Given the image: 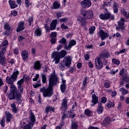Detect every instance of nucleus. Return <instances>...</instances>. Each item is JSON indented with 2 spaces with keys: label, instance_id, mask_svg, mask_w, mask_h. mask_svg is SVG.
Returning a JSON list of instances; mask_svg holds the SVG:
<instances>
[{
  "label": "nucleus",
  "instance_id": "338daca9",
  "mask_svg": "<svg viewBox=\"0 0 129 129\" xmlns=\"http://www.w3.org/2000/svg\"><path fill=\"white\" fill-rule=\"evenodd\" d=\"M13 52L14 53V54H15L16 55H18L19 54V50L18 49V48H15L14 50H13Z\"/></svg>",
  "mask_w": 129,
  "mask_h": 129
},
{
  "label": "nucleus",
  "instance_id": "8fccbe9b",
  "mask_svg": "<svg viewBox=\"0 0 129 129\" xmlns=\"http://www.w3.org/2000/svg\"><path fill=\"white\" fill-rule=\"evenodd\" d=\"M6 122V119H5L4 117H3L1 121V124L2 125V126H3V127H5V123Z\"/></svg>",
  "mask_w": 129,
  "mask_h": 129
},
{
  "label": "nucleus",
  "instance_id": "e433bc0d",
  "mask_svg": "<svg viewBox=\"0 0 129 129\" xmlns=\"http://www.w3.org/2000/svg\"><path fill=\"white\" fill-rule=\"evenodd\" d=\"M119 91H122V93L123 94V95H125L126 94H127V93H128V91L126 90V89H125L123 88H121L119 89Z\"/></svg>",
  "mask_w": 129,
  "mask_h": 129
},
{
  "label": "nucleus",
  "instance_id": "7ed1b4c3",
  "mask_svg": "<svg viewBox=\"0 0 129 129\" xmlns=\"http://www.w3.org/2000/svg\"><path fill=\"white\" fill-rule=\"evenodd\" d=\"M29 114L30 115L29 118L30 121L29 122L28 124L25 125L23 127V129H31L33 126H34V124H35V121H36V118L35 117V114L33 112L32 110H30Z\"/></svg>",
  "mask_w": 129,
  "mask_h": 129
},
{
  "label": "nucleus",
  "instance_id": "b1692460",
  "mask_svg": "<svg viewBox=\"0 0 129 129\" xmlns=\"http://www.w3.org/2000/svg\"><path fill=\"white\" fill-rule=\"evenodd\" d=\"M97 110L98 114H101L102 112H103V107L101 105V103L98 104Z\"/></svg>",
  "mask_w": 129,
  "mask_h": 129
},
{
  "label": "nucleus",
  "instance_id": "13d9d810",
  "mask_svg": "<svg viewBox=\"0 0 129 129\" xmlns=\"http://www.w3.org/2000/svg\"><path fill=\"white\" fill-rule=\"evenodd\" d=\"M24 39H25V37H24V36H23L22 35H19L18 36V41L19 42H21V41H23V40H24Z\"/></svg>",
  "mask_w": 129,
  "mask_h": 129
},
{
  "label": "nucleus",
  "instance_id": "2eb2a0df",
  "mask_svg": "<svg viewBox=\"0 0 129 129\" xmlns=\"http://www.w3.org/2000/svg\"><path fill=\"white\" fill-rule=\"evenodd\" d=\"M81 5L83 8H89L91 6V1L90 0H84L81 3Z\"/></svg>",
  "mask_w": 129,
  "mask_h": 129
},
{
  "label": "nucleus",
  "instance_id": "3c124183",
  "mask_svg": "<svg viewBox=\"0 0 129 129\" xmlns=\"http://www.w3.org/2000/svg\"><path fill=\"white\" fill-rule=\"evenodd\" d=\"M25 1V4L26 5V8H29L30 6L32 5L31 3H29V0H24Z\"/></svg>",
  "mask_w": 129,
  "mask_h": 129
},
{
  "label": "nucleus",
  "instance_id": "79ce46f5",
  "mask_svg": "<svg viewBox=\"0 0 129 129\" xmlns=\"http://www.w3.org/2000/svg\"><path fill=\"white\" fill-rule=\"evenodd\" d=\"M104 86L105 88H109L110 87V82L105 81L104 83Z\"/></svg>",
  "mask_w": 129,
  "mask_h": 129
},
{
  "label": "nucleus",
  "instance_id": "9b49d317",
  "mask_svg": "<svg viewBox=\"0 0 129 129\" xmlns=\"http://www.w3.org/2000/svg\"><path fill=\"white\" fill-rule=\"evenodd\" d=\"M72 61V58L70 56H67L63 58V63L67 67H70Z\"/></svg>",
  "mask_w": 129,
  "mask_h": 129
},
{
  "label": "nucleus",
  "instance_id": "bb28decb",
  "mask_svg": "<svg viewBox=\"0 0 129 129\" xmlns=\"http://www.w3.org/2000/svg\"><path fill=\"white\" fill-rule=\"evenodd\" d=\"M54 110H55V108H54L53 107L47 106L45 108V113H46V114H48V113H49V111H53V112H54Z\"/></svg>",
  "mask_w": 129,
  "mask_h": 129
},
{
  "label": "nucleus",
  "instance_id": "ddd939ff",
  "mask_svg": "<svg viewBox=\"0 0 129 129\" xmlns=\"http://www.w3.org/2000/svg\"><path fill=\"white\" fill-rule=\"evenodd\" d=\"M76 45V41L75 40H71L70 41L69 45H66L64 46V48L66 50H71V48L73 47V46H75Z\"/></svg>",
  "mask_w": 129,
  "mask_h": 129
},
{
  "label": "nucleus",
  "instance_id": "58836bf2",
  "mask_svg": "<svg viewBox=\"0 0 129 129\" xmlns=\"http://www.w3.org/2000/svg\"><path fill=\"white\" fill-rule=\"evenodd\" d=\"M94 31H95V26H92L89 28V31L90 35H92V34H94Z\"/></svg>",
  "mask_w": 129,
  "mask_h": 129
},
{
  "label": "nucleus",
  "instance_id": "a878e982",
  "mask_svg": "<svg viewBox=\"0 0 129 129\" xmlns=\"http://www.w3.org/2000/svg\"><path fill=\"white\" fill-rule=\"evenodd\" d=\"M9 3L11 9H16V8H18V5H17L15 2L10 0Z\"/></svg>",
  "mask_w": 129,
  "mask_h": 129
},
{
  "label": "nucleus",
  "instance_id": "f8f14e48",
  "mask_svg": "<svg viewBox=\"0 0 129 129\" xmlns=\"http://www.w3.org/2000/svg\"><path fill=\"white\" fill-rule=\"evenodd\" d=\"M94 93V90H93V91L91 92V94H92V100L91 101L92 103L93 104H91V106H94L96 103H98V97L96 96V95L95 94H93Z\"/></svg>",
  "mask_w": 129,
  "mask_h": 129
},
{
  "label": "nucleus",
  "instance_id": "c85d7f7f",
  "mask_svg": "<svg viewBox=\"0 0 129 129\" xmlns=\"http://www.w3.org/2000/svg\"><path fill=\"white\" fill-rule=\"evenodd\" d=\"M17 87H16L14 84L10 85V90L9 91H12L14 93H16L17 92Z\"/></svg>",
  "mask_w": 129,
  "mask_h": 129
},
{
  "label": "nucleus",
  "instance_id": "72a5a7b5",
  "mask_svg": "<svg viewBox=\"0 0 129 129\" xmlns=\"http://www.w3.org/2000/svg\"><path fill=\"white\" fill-rule=\"evenodd\" d=\"M104 122L105 124H109V123H110V118L109 117H105L104 120Z\"/></svg>",
  "mask_w": 129,
  "mask_h": 129
},
{
  "label": "nucleus",
  "instance_id": "37998d69",
  "mask_svg": "<svg viewBox=\"0 0 129 129\" xmlns=\"http://www.w3.org/2000/svg\"><path fill=\"white\" fill-rule=\"evenodd\" d=\"M112 62L113 64H115L116 65H119V64H120V61L119 60H117V59L114 58L112 59Z\"/></svg>",
  "mask_w": 129,
  "mask_h": 129
},
{
  "label": "nucleus",
  "instance_id": "09e8293b",
  "mask_svg": "<svg viewBox=\"0 0 129 129\" xmlns=\"http://www.w3.org/2000/svg\"><path fill=\"white\" fill-rule=\"evenodd\" d=\"M20 94H17L16 95V99L18 101H21V97L22 96V93L19 92Z\"/></svg>",
  "mask_w": 129,
  "mask_h": 129
},
{
  "label": "nucleus",
  "instance_id": "423d86ee",
  "mask_svg": "<svg viewBox=\"0 0 129 129\" xmlns=\"http://www.w3.org/2000/svg\"><path fill=\"white\" fill-rule=\"evenodd\" d=\"M99 18L101 20L106 21V20H109V19L110 20H113L114 19V16L111 15L109 13H107L100 15Z\"/></svg>",
  "mask_w": 129,
  "mask_h": 129
},
{
  "label": "nucleus",
  "instance_id": "c756f323",
  "mask_svg": "<svg viewBox=\"0 0 129 129\" xmlns=\"http://www.w3.org/2000/svg\"><path fill=\"white\" fill-rule=\"evenodd\" d=\"M34 34L37 36H41L42 35V31L40 28H37L35 31Z\"/></svg>",
  "mask_w": 129,
  "mask_h": 129
},
{
  "label": "nucleus",
  "instance_id": "2f4dec72",
  "mask_svg": "<svg viewBox=\"0 0 129 129\" xmlns=\"http://www.w3.org/2000/svg\"><path fill=\"white\" fill-rule=\"evenodd\" d=\"M78 123L77 122H73L71 124V129H78Z\"/></svg>",
  "mask_w": 129,
  "mask_h": 129
},
{
  "label": "nucleus",
  "instance_id": "864d4df0",
  "mask_svg": "<svg viewBox=\"0 0 129 129\" xmlns=\"http://www.w3.org/2000/svg\"><path fill=\"white\" fill-rule=\"evenodd\" d=\"M60 28L62 30H67V29H68V26L65 25L64 23H62L60 26Z\"/></svg>",
  "mask_w": 129,
  "mask_h": 129
},
{
  "label": "nucleus",
  "instance_id": "4c0bfd02",
  "mask_svg": "<svg viewBox=\"0 0 129 129\" xmlns=\"http://www.w3.org/2000/svg\"><path fill=\"white\" fill-rule=\"evenodd\" d=\"M92 113V112H91V111L89 110V109H87L85 110V114L87 116H90V115H91Z\"/></svg>",
  "mask_w": 129,
  "mask_h": 129
},
{
  "label": "nucleus",
  "instance_id": "393cba45",
  "mask_svg": "<svg viewBox=\"0 0 129 129\" xmlns=\"http://www.w3.org/2000/svg\"><path fill=\"white\" fill-rule=\"evenodd\" d=\"M52 7L53 8L51 9H53V10H58L60 8L61 6L58 4V2L55 1L52 4Z\"/></svg>",
  "mask_w": 129,
  "mask_h": 129
},
{
  "label": "nucleus",
  "instance_id": "4468645a",
  "mask_svg": "<svg viewBox=\"0 0 129 129\" xmlns=\"http://www.w3.org/2000/svg\"><path fill=\"white\" fill-rule=\"evenodd\" d=\"M23 83H24V79H21L20 80L18 81L17 83L18 90L20 93H23L24 92V87H23L22 86Z\"/></svg>",
  "mask_w": 129,
  "mask_h": 129
},
{
  "label": "nucleus",
  "instance_id": "5701e85b",
  "mask_svg": "<svg viewBox=\"0 0 129 129\" xmlns=\"http://www.w3.org/2000/svg\"><path fill=\"white\" fill-rule=\"evenodd\" d=\"M61 105L64 109V111H66V110L67 109V108H68V105H67V98H66V97L63 98V99L62 100Z\"/></svg>",
  "mask_w": 129,
  "mask_h": 129
},
{
  "label": "nucleus",
  "instance_id": "49530a36",
  "mask_svg": "<svg viewBox=\"0 0 129 129\" xmlns=\"http://www.w3.org/2000/svg\"><path fill=\"white\" fill-rule=\"evenodd\" d=\"M109 56H110V54L108 52L104 53L101 55V57H104L105 58H108Z\"/></svg>",
  "mask_w": 129,
  "mask_h": 129
},
{
  "label": "nucleus",
  "instance_id": "a19ab883",
  "mask_svg": "<svg viewBox=\"0 0 129 129\" xmlns=\"http://www.w3.org/2000/svg\"><path fill=\"white\" fill-rule=\"evenodd\" d=\"M70 116H71V114H70L69 115L68 114H66V113H65V112H63L62 113V115L61 116V120H64V119H65V118H66V117H70Z\"/></svg>",
  "mask_w": 129,
  "mask_h": 129
},
{
  "label": "nucleus",
  "instance_id": "4d7b16f0",
  "mask_svg": "<svg viewBox=\"0 0 129 129\" xmlns=\"http://www.w3.org/2000/svg\"><path fill=\"white\" fill-rule=\"evenodd\" d=\"M87 84V77H85L83 81V85L85 86Z\"/></svg>",
  "mask_w": 129,
  "mask_h": 129
},
{
  "label": "nucleus",
  "instance_id": "1a4fd4ad",
  "mask_svg": "<svg viewBox=\"0 0 129 129\" xmlns=\"http://www.w3.org/2000/svg\"><path fill=\"white\" fill-rule=\"evenodd\" d=\"M95 62L96 69L99 70L102 68L103 64L102 63V61H101L100 58L96 57Z\"/></svg>",
  "mask_w": 129,
  "mask_h": 129
},
{
  "label": "nucleus",
  "instance_id": "6e6552de",
  "mask_svg": "<svg viewBox=\"0 0 129 129\" xmlns=\"http://www.w3.org/2000/svg\"><path fill=\"white\" fill-rule=\"evenodd\" d=\"M98 35L99 37H100L102 40H105V39L109 37L108 33L105 32L102 30H100V31L98 33Z\"/></svg>",
  "mask_w": 129,
  "mask_h": 129
},
{
  "label": "nucleus",
  "instance_id": "aec40b11",
  "mask_svg": "<svg viewBox=\"0 0 129 129\" xmlns=\"http://www.w3.org/2000/svg\"><path fill=\"white\" fill-rule=\"evenodd\" d=\"M56 26L57 20L55 19L51 22V23L50 25L49 30H50V31H53V30H55V29H56Z\"/></svg>",
  "mask_w": 129,
  "mask_h": 129
},
{
  "label": "nucleus",
  "instance_id": "6e6d98bb",
  "mask_svg": "<svg viewBox=\"0 0 129 129\" xmlns=\"http://www.w3.org/2000/svg\"><path fill=\"white\" fill-rule=\"evenodd\" d=\"M67 21H68V18H61L59 20V22H60V23H65L67 22Z\"/></svg>",
  "mask_w": 129,
  "mask_h": 129
},
{
  "label": "nucleus",
  "instance_id": "0e129e2a",
  "mask_svg": "<svg viewBox=\"0 0 129 129\" xmlns=\"http://www.w3.org/2000/svg\"><path fill=\"white\" fill-rule=\"evenodd\" d=\"M44 28L46 31V32H50V28H49V26L47 24H44Z\"/></svg>",
  "mask_w": 129,
  "mask_h": 129
},
{
  "label": "nucleus",
  "instance_id": "a18cd8bd",
  "mask_svg": "<svg viewBox=\"0 0 129 129\" xmlns=\"http://www.w3.org/2000/svg\"><path fill=\"white\" fill-rule=\"evenodd\" d=\"M113 8L114 14H116V13L118 12V9H117V6L115 4H114V5L113 6Z\"/></svg>",
  "mask_w": 129,
  "mask_h": 129
},
{
  "label": "nucleus",
  "instance_id": "c03bdc74",
  "mask_svg": "<svg viewBox=\"0 0 129 129\" xmlns=\"http://www.w3.org/2000/svg\"><path fill=\"white\" fill-rule=\"evenodd\" d=\"M2 45L3 46H4V47L1 46L2 49H3V48L4 47H6L7 48V46H8V45H9V42L8 41V40H5L3 43H2Z\"/></svg>",
  "mask_w": 129,
  "mask_h": 129
},
{
  "label": "nucleus",
  "instance_id": "f704fd0d",
  "mask_svg": "<svg viewBox=\"0 0 129 129\" xmlns=\"http://www.w3.org/2000/svg\"><path fill=\"white\" fill-rule=\"evenodd\" d=\"M107 106L108 108H111V107H114V103L112 102L111 101H109L107 103Z\"/></svg>",
  "mask_w": 129,
  "mask_h": 129
},
{
  "label": "nucleus",
  "instance_id": "603ef678",
  "mask_svg": "<svg viewBox=\"0 0 129 129\" xmlns=\"http://www.w3.org/2000/svg\"><path fill=\"white\" fill-rule=\"evenodd\" d=\"M59 69L60 70H61V71H64V70H65V67H64V65L63 64V63H59Z\"/></svg>",
  "mask_w": 129,
  "mask_h": 129
},
{
  "label": "nucleus",
  "instance_id": "7c9ffc66",
  "mask_svg": "<svg viewBox=\"0 0 129 129\" xmlns=\"http://www.w3.org/2000/svg\"><path fill=\"white\" fill-rule=\"evenodd\" d=\"M41 79L42 83H46V82L47 81V78L46 77V75L44 74H42L41 75Z\"/></svg>",
  "mask_w": 129,
  "mask_h": 129
},
{
  "label": "nucleus",
  "instance_id": "dca6fc26",
  "mask_svg": "<svg viewBox=\"0 0 129 129\" xmlns=\"http://www.w3.org/2000/svg\"><path fill=\"white\" fill-rule=\"evenodd\" d=\"M7 97L10 100H15L16 99V93H14L12 91H9L7 93Z\"/></svg>",
  "mask_w": 129,
  "mask_h": 129
},
{
  "label": "nucleus",
  "instance_id": "e2e57ef3",
  "mask_svg": "<svg viewBox=\"0 0 129 129\" xmlns=\"http://www.w3.org/2000/svg\"><path fill=\"white\" fill-rule=\"evenodd\" d=\"M8 63H10L11 65H13L15 63V60L13 58H11L10 59L8 60Z\"/></svg>",
  "mask_w": 129,
  "mask_h": 129
},
{
  "label": "nucleus",
  "instance_id": "680f3d73",
  "mask_svg": "<svg viewBox=\"0 0 129 129\" xmlns=\"http://www.w3.org/2000/svg\"><path fill=\"white\" fill-rule=\"evenodd\" d=\"M106 100H107V99H106V97H102L101 102H102V103H105V102H106Z\"/></svg>",
  "mask_w": 129,
  "mask_h": 129
},
{
  "label": "nucleus",
  "instance_id": "de8ad7c7",
  "mask_svg": "<svg viewBox=\"0 0 129 129\" xmlns=\"http://www.w3.org/2000/svg\"><path fill=\"white\" fill-rule=\"evenodd\" d=\"M49 37H51V38H56V37H57V32H51V33L49 35Z\"/></svg>",
  "mask_w": 129,
  "mask_h": 129
},
{
  "label": "nucleus",
  "instance_id": "bf43d9fd",
  "mask_svg": "<svg viewBox=\"0 0 129 129\" xmlns=\"http://www.w3.org/2000/svg\"><path fill=\"white\" fill-rule=\"evenodd\" d=\"M57 19H59V18H61L62 17V13L61 12H57L55 14Z\"/></svg>",
  "mask_w": 129,
  "mask_h": 129
},
{
  "label": "nucleus",
  "instance_id": "9d476101",
  "mask_svg": "<svg viewBox=\"0 0 129 129\" xmlns=\"http://www.w3.org/2000/svg\"><path fill=\"white\" fill-rule=\"evenodd\" d=\"M124 22H125V20L121 18L120 21L118 22L119 27L116 28L117 31H119L120 29L124 30Z\"/></svg>",
  "mask_w": 129,
  "mask_h": 129
},
{
  "label": "nucleus",
  "instance_id": "5fc2aeb1",
  "mask_svg": "<svg viewBox=\"0 0 129 129\" xmlns=\"http://www.w3.org/2000/svg\"><path fill=\"white\" fill-rule=\"evenodd\" d=\"M33 21V17H30L29 18H28V22L29 23V26H32V23Z\"/></svg>",
  "mask_w": 129,
  "mask_h": 129
},
{
  "label": "nucleus",
  "instance_id": "473e14b6",
  "mask_svg": "<svg viewBox=\"0 0 129 129\" xmlns=\"http://www.w3.org/2000/svg\"><path fill=\"white\" fill-rule=\"evenodd\" d=\"M66 90V84H61L60 85V91L62 93H64Z\"/></svg>",
  "mask_w": 129,
  "mask_h": 129
},
{
  "label": "nucleus",
  "instance_id": "4be33fe9",
  "mask_svg": "<svg viewBox=\"0 0 129 129\" xmlns=\"http://www.w3.org/2000/svg\"><path fill=\"white\" fill-rule=\"evenodd\" d=\"M33 68L35 70H40L41 69V63L39 61H36L34 63Z\"/></svg>",
  "mask_w": 129,
  "mask_h": 129
},
{
  "label": "nucleus",
  "instance_id": "6ab92c4d",
  "mask_svg": "<svg viewBox=\"0 0 129 129\" xmlns=\"http://www.w3.org/2000/svg\"><path fill=\"white\" fill-rule=\"evenodd\" d=\"M77 20L79 21V22H80V23H81V26L83 27H85V26L87 25V22H86L85 21L86 19H85L84 18H83L82 17L80 16L78 18Z\"/></svg>",
  "mask_w": 129,
  "mask_h": 129
},
{
  "label": "nucleus",
  "instance_id": "c9c22d12",
  "mask_svg": "<svg viewBox=\"0 0 129 129\" xmlns=\"http://www.w3.org/2000/svg\"><path fill=\"white\" fill-rule=\"evenodd\" d=\"M4 29L7 30V31H8V32H10L11 31V26H10V24L7 23H5L4 25Z\"/></svg>",
  "mask_w": 129,
  "mask_h": 129
},
{
  "label": "nucleus",
  "instance_id": "f3484780",
  "mask_svg": "<svg viewBox=\"0 0 129 129\" xmlns=\"http://www.w3.org/2000/svg\"><path fill=\"white\" fill-rule=\"evenodd\" d=\"M5 115L6 116V121L7 122H11L12 119L14 118V115L10 113V112H5Z\"/></svg>",
  "mask_w": 129,
  "mask_h": 129
},
{
  "label": "nucleus",
  "instance_id": "0eeeda50",
  "mask_svg": "<svg viewBox=\"0 0 129 129\" xmlns=\"http://www.w3.org/2000/svg\"><path fill=\"white\" fill-rule=\"evenodd\" d=\"M83 17L86 20H89L93 18V12L92 10H88L86 11L83 15Z\"/></svg>",
  "mask_w": 129,
  "mask_h": 129
},
{
  "label": "nucleus",
  "instance_id": "f257e3e1",
  "mask_svg": "<svg viewBox=\"0 0 129 129\" xmlns=\"http://www.w3.org/2000/svg\"><path fill=\"white\" fill-rule=\"evenodd\" d=\"M59 80L58 77L55 74V71L52 73L48 79V87H43L40 89V92L43 93L44 97H51V95H53V87L57 85Z\"/></svg>",
  "mask_w": 129,
  "mask_h": 129
},
{
  "label": "nucleus",
  "instance_id": "a211bd4d",
  "mask_svg": "<svg viewBox=\"0 0 129 129\" xmlns=\"http://www.w3.org/2000/svg\"><path fill=\"white\" fill-rule=\"evenodd\" d=\"M24 25L25 23L23 22H20L18 24L16 32H17V33H19V32H21V31L25 30Z\"/></svg>",
  "mask_w": 129,
  "mask_h": 129
},
{
  "label": "nucleus",
  "instance_id": "20e7f679",
  "mask_svg": "<svg viewBox=\"0 0 129 129\" xmlns=\"http://www.w3.org/2000/svg\"><path fill=\"white\" fill-rule=\"evenodd\" d=\"M19 71H17L13 73L11 77H7L6 78V82L9 85H13L14 82L17 80L18 78V75L19 74Z\"/></svg>",
  "mask_w": 129,
  "mask_h": 129
},
{
  "label": "nucleus",
  "instance_id": "39448f33",
  "mask_svg": "<svg viewBox=\"0 0 129 129\" xmlns=\"http://www.w3.org/2000/svg\"><path fill=\"white\" fill-rule=\"evenodd\" d=\"M6 51V47L2 48L0 50V64L3 66H6L7 65V60H6V56H5Z\"/></svg>",
  "mask_w": 129,
  "mask_h": 129
},
{
  "label": "nucleus",
  "instance_id": "052dcab7",
  "mask_svg": "<svg viewBox=\"0 0 129 129\" xmlns=\"http://www.w3.org/2000/svg\"><path fill=\"white\" fill-rule=\"evenodd\" d=\"M122 79L123 81H125L126 82H129V77H122Z\"/></svg>",
  "mask_w": 129,
  "mask_h": 129
},
{
  "label": "nucleus",
  "instance_id": "412c9836",
  "mask_svg": "<svg viewBox=\"0 0 129 129\" xmlns=\"http://www.w3.org/2000/svg\"><path fill=\"white\" fill-rule=\"evenodd\" d=\"M23 60H27L29 58V52L27 50H23L21 53Z\"/></svg>",
  "mask_w": 129,
  "mask_h": 129
},
{
  "label": "nucleus",
  "instance_id": "69168bd1",
  "mask_svg": "<svg viewBox=\"0 0 129 129\" xmlns=\"http://www.w3.org/2000/svg\"><path fill=\"white\" fill-rule=\"evenodd\" d=\"M124 73V68L121 69V70L119 72V75L122 76L123 77V74Z\"/></svg>",
  "mask_w": 129,
  "mask_h": 129
},
{
  "label": "nucleus",
  "instance_id": "f03ea898",
  "mask_svg": "<svg viewBox=\"0 0 129 129\" xmlns=\"http://www.w3.org/2000/svg\"><path fill=\"white\" fill-rule=\"evenodd\" d=\"M67 52L64 50H62L59 52L58 51H54L51 55L52 58L54 59L52 62L55 61V64H58L60 62V59L61 58H64Z\"/></svg>",
  "mask_w": 129,
  "mask_h": 129
},
{
  "label": "nucleus",
  "instance_id": "ea45409f",
  "mask_svg": "<svg viewBox=\"0 0 129 129\" xmlns=\"http://www.w3.org/2000/svg\"><path fill=\"white\" fill-rule=\"evenodd\" d=\"M66 42H67L66 39L64 38H62L59 40V43L65 46L66 45H67L66 44Z\"/></svg>",
  "mask_w": 129,
  "mask_h": 129
},
{
  "label": "nucleus",
  "instance_id": "774afa93",
  "mask_svg": "<svg viewBox=\"0 0 129 129\" xmlns=\"http://www.w3.org/2000/svg\"><path fill=\"white\" fill-rule=\"evenodd\" d=\"M11 15H12V16H14V17H16L17 16V15H18V12H17L16 11H12Z\"/></svg>",
  "mask_w": 129,
  "mask_h": 129
},
{
  "label": "nucleus",
  "instance_id": "cd10ccee",
  "mask_svg": "<svg viewBox=\"0 0 129 129\" xmlns=\"http://www.w3.org/2000/svg\"><path fill=\"white\" fill-rule=\"evenodd\" d=\"M11 107L12 109V111L13 112H14V113H17L18 111V109L17 108V107L16 106V104L13 103L11 104Z\"/></svg>",
  "mask_w": 129,
  "mask_h": 129
}]
</instances>
